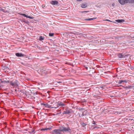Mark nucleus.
I'll use <instances>...</instances> for the list:
<instances>
[{
  "label": "nucleus",
  "mask_w": 134,
  "mask_h": 134,
  "mask_svg": "<svg viewBox=\"0 0 134 134\" xmlns=\"http://www.w3.org/2000/svg\"><path fill=\"white\" fill-rule=\"evenodd\" d=\"M67 125H68L67 127L63 126L61 129H55L52 131V133L53 134H62V132H70L71 130L69 127L68 125L67 124Z\"/></svg>",
  "instance_id": "nucleus-1"
},
{
  "label": "nucleus",
  "mask_w": 134,
  "mask_h": 134,
  "mask_svg": "<svg viewBox=\"0 0 134 134\" xmlns=\"http://www.w3.org/2000/svg\"><path fill=\"white\" fill-rule=\"evenodd\" d=\"M56 106L55 107V108L56 109L58 108H61L62 106H65L66 105L63 102L60 101H59L56 103Z\"/></svg>",
  "instance_id": "nucleus-2"
},
{
  "label": "nucleus",
  "mask_w": 134,
  "mask_h": 134,
  "mask_svg": "<svg viewBox=\"0 0 134 134\" xmlns=\"http://www.w3.org/2000/svg\"><path fill=\"white\" fill-rule=\"evenodd\" d=\"M128 0H118L119 3L121 5H123L128 3Z\"/></svg>",
  "instance_id": "nucleus-3"
},
{
  "label": "nucleus",
  "mask_w": 134,
  "mask_h": 134,
  "mask_svg": "<svg viewBox=\"0 0 134 134\" xmlns=\"http://www.w3.org/2000/svg\"><path fill=\"white\" fill-rule=\"evenodd\" d=\"M71 113L70 110L69 109H65L63 113V114L66 115L70 114Z\"/></svg>",
  "instance_id": "nucleus-4"
},
{
  "label": "nucleus",
  "mask_w": 134,
  "mask_h": 134,
  "mask_svg": "<svg viewBox=\"0 0 134 134\" xmlns=\"http://www.w3.org/2000/svg\"><path fill=\"white\" fill-rule=\"evenodd\" d=\"M15 55L18 57H25L26 56L25 54L21 53H15Z\"/></svg>",
  "instance_id": "nucleus-5"
},
{
  "label": "nucleus",
  "mask_w": 134,
  "mask_h": 134,
  "mask_svg": "<svg viewBox=\"0 0 134 134\" xmlns=\"http://www.w3.org/2000/svg\"><path fill=\"white\" fill-rule=\"evenodd\" d=\"M17 82L18 81L16 80H15L14 81H10V83L11 85L13 86H14L17 84Z\"/></svg>",
  "instance_id": "nucleus-6"
},
{
  "label": "nucleus",
  "mask_w": 134,
  "mask_h": 134,
  "mask_svg": "<svg viewBox=\"0 0 134 134\" xmlns=\"http://www.w3.org/2000/svg\"><path fill=\"white\" fill-rule=\"evenodd\" d=\"M127 81L126 80H119L118 81V83L119 84H124L127 82Z\"/></svg>",
  "instance_id": "nucleus-7"
},
{
  "label": "nucleus",
  "mask_w": 134,
  "mask_h": 134,
  "mask_svg": "<svg viewBox=\"0 0 134 134\" xmlns=\"http://www.w3.org/2000/svg\"><path fill=\"white\" fill-rule=\"evenodd\" d=\"M127 55H125L122 54L121 53H119L118 54V56L119 58H124L125 57V56H126Z\"/></svg>",
  "instance_id": "nucleus-8"
},
{
  "label": "nucleus",
  "mask_w": 134,
  "mask_h": 134,
  "mask_svg": "<svg viewBox=\"0 0 134 134\" xmlns=\"http://www.w3.org/2000/svg\"><path fill=\"white\" fill-rule=\"evenodd\" d=\"M50 3L52 5H54L58 4V1H52L50 2Z\"/></svg>",
  "instance_id": "nucleus-9"
},
{
  "label": "nucleus",
  "mask_w": 134,
  "mask_h": 134,
  "mask_svg": "<svg viewBox=\"0 0 134 134\" xmlns=\"http://www.w3.org/2000/svg\"><path fill=\"white\" fill-rule=\"evenodd\" d=\"M21 15L24 16L26 17V18L31 19H33L34 18L33 17H31L30 16H27L26 15V14H21Z\"/></svg>",
  "instance_id": "nucleus-10"
},
{
  "label": "nucleus",
  "mask_w": 134,
  "mask_h": 134,
  "mask_svg": "<svg viewBox=\"0 0 134 134\" xmlns=\"http://www.w3.org/2000/svg\"><path fill=\"white\" fill-rule=\"evenodd\" d=\"M20 20L21 22H24L25 23H26L27 24H28L29 23V21L28 20H26L24 19H22V20Z\"/></svg>",
  "instance_id": "nucleus-11"
},
{
  "label": "nucleus",
  "mask_w": 134,
  "mask_h": 134,
  "mask_svg": "<svg viewBox=\"0 0 134 134\" xmlns=\"http://www.w3.org/2000/svg\"><path fill=\"white\" fill-rule=\"evenodd\" d=\"M115 21L118 22V23H122L125 21V20L124 19H118L116 20Z\"/></svg>",
  "instance_id": "nucleus-12"
},
{
  "label": "nucleus",
  "mask_w": 134,
  "mask_h": 134,
  "mask_svg": "<svg viewBox=\"0 0 134 134\" xmlns=\"http://www.w3.org/2000/svg\"><path fill=\"white\" fill-rule=\"evenodd\" d=\"M96 19H97V17H95L93 18H86L85 19H84L85 20H91Z\"/></svg>",
  "instance_id": "nucleus-13"
},
{
  "label": "nucleus",
  "mask_w": 134,
  "mask_h": 134,
  "mask_svg": "<svg viewBox=\"0 0 134 134\" xmlns=\"http://www.w3.org/2000/svg\"><path fill=\"white\" fill-rule=\"evenodd\" d=\"M128 3L130 4L134 3V0H128Z\"/></svg>",
  "instance_id": "nucleus-14"
},
{
  "label": "nucleus",
  "mask_w": 134,
  "mask_h": 134,
  "mask_svg": "<svg viewBox=\"0 0 134 134\" xmlns=\"http://www.w3.org/2000/svg\"><path fill=\"white\" fill-rule=\"evenodd\" d=\"M81 7L82 8H85L87 7V5L86 4H82L81 5Z\"/></svg>",
  "instance_id": "nucleus-15"
},
{
  "label": "nucleus",
  "mask_w": 134,
  "mask_h": 134,
  "mask_svg": "<svg viewBox=\"0 0 134 134\" xmlns=\"http://www.w3.org/2000/svg\"><path fill=\"white\" fill-rule=\"evenodd\" d=\"M41 105H43V106H44L46 107L47 108V107H48V104L47 103L44 104L41 103Z\"/></svg>",
  "instance_id": "nucleus-16"
},
{
  "label": "nucleus",
  "mask_w": 134,
  "mask_h": 134,
  "mask_svg": "<svg viewBox=\"0 0 134 134\" xmlns=\"http://www.w3.org/2000/svg\"><path fill=\"white\" fill-rule=\"evenodd\" d=\"M44 37H43L42 36H41L39 37V40L40 41H42L44 39Z\"/></svg>",
  "instance_id": "nucleus-17"
},
{
  "label": "nucleus",
  "mask_w": 134,
  "mask_h": 134,
  "mask_svg": "<svg viewBox=\"0 0 134 134\" xmlns=\"http://www.w3.org/2000/svg\"><path fill=\"white\" fill-rule=\"evenodd\" d=\"M89 12V11H82L81 12L82 13H87L88 12Z\"/></svg>",
  "instance_id": "nucleus-18"
},
{
  "label": "nucleus",
  "mask_w": 134,
  "mask_h": 134,
  "mask_svg": "<svg viewBox=\"0 0 134 134\" xmlns=\"http://www.w3.org/2000/svg\"><path fill=\"white\" fill-rule=\"evenodd\" d=\"M34 131H34V130L32 129L31 131H28L29 133L31 134V133H33L34 132Z\"/></svg>",
  "instance_id": "nucleus-19"
},
{
  "label": "nucleus",
  "mask_w": 134,
  "mask_h": 134,
  "mask_svg": "<svg viewBox=\"0 0 134 134\" xmlns=\"http://www.w3.org/2000/svg\"><path fill=\"white\" fill-rule=\"evenodd\" d=\"M48 107H47V108H55V106H54L53 107H52L51 105H48Z\"/></svg>",
  "instance_id": "nucleus-20"
},
{
  "label": "nucleus",
  "mask_w": 134,
  "mask_h": 134,
  "mask_svg": "<svg viewBox=\"0 0 134 134\" xmlns=\"http://www.w3.org/2000/svg\"><path fill=\"white\" fill-rule=\"evenodd\" d=\"M54 34L53 33H49V36H53Z\"/></svg>",
  "instance_id": "nucleus-21"
},
{
  "label": "nucleus",
  "mask_w": 134,
  "mask_h": 134,
  "mask_svg": "<svg viewBox=\"0 0 134 134\" xmlns=\"http://www.w3.org/2000/svg\"><path fill=\"white\" fill-rule=\"evenodd\" d=\"M82 126L83 127H84L86 125V124L84 122H83L81 124Z\"/></svg>",
  "instance_id": "nucleus-22"
},
{
  "label": "nucleus",
  "mask_w": 134,
  "mask_h": 134,
  "mask_svg": "<svg viewBox=\"0 0 134 134\" xmlns=\"http://www.w3.org/2000/svg\"><path fill=\"white\" fill-rule=\"evenodd\" d=\"M84 112H83L82 113V114L81 115V116H85L86 115V114L84 113Z\"/></svg>",
  "instance_id": "nucleus-23"
},
{
  "label": "nucleus",
  "mask_w": 134,
  "mask_h": 134,
  "mask_svg": "<svg viewBox=\"0 0 134 134\" xmlns=\"http://www.w3.org/2000/svg\"><path fill=\"white\" fill-rule=\"evenodd\" d=\"M44 131L47 130H49L51 128H47V127L45 128H44Z\"/></svg>",
  "instance_id": "nucleus-24"
},
{
  "label": "nucleus",
  "mask_w": 134,
  "mask_h": 134,
  "mask_svg": "<svg viewBox=\"0 0 134 134\" xmlns=\"http://www.w3.org/2000/svg\"><path fill=\"white\" fill-rule=\"evenodd\" d=\"M6 81L5 80H4L3 81L2 80H1V83H6Z\"/></svg>",
  "instance_id": "nucleus-25"
},
{
  "label": "nucleus",
  "mask_w": 134,
  "mask_h": 134,
  "mask_svg": "<svg viewBox=\"0 0 134 134\" xmlns=\"http://www.w3.org/2000/svg\"><path fill=\"white\" fill-rule=\"evenodd\" d=\"M96 122L94 121H93V123H92V124H96Z\"/></svg>",
  "instance_id": "nucleus-26"
},
{
  "label": "nucleus",
  "mask_w": 134,
  "mask_h": 134,
  "mask_svg": "<svg viewBox=\"0 0 134 134\" xmlns=\"http://www.w3.org/2000/svg\"><path fill=\"white\" fill-rule=\"evenodd\" d=\"M10 82L9 81H6V83H10Z\"/></svg>",
  "instance_id": "nucleus-27"
},
{
  "label": "nucleus",
  "mask_w": 134,
  "mask_h": 134,
  "mask_svg": "<svg viewBox=\"0 0 134 134\" xmlns=\"http://www.w3.org/2000/svg\"><path fill=\"white\" fill-rule=\"evenodd\" d=\"M105 20V21H110V22H111V21H110V20H108V19H106Z\"/></svg>",
  "instance_id": "nucleus-28"
},
{
  "label": "nucleus",
  "mask_w": 134,
  "mask_h": 134,
  "mask_svg": "<svg viewBox=\"0 0 134 134\" xmlns=\"http://www.w3.org/2000/svg\"><path fill=\"white\" fill-rule=\"evenodd\" d=\"M41 131H44V128H42L41 129Z\"/></svg>",
  "instance_id": "nucleus-29"
},
{
  "label": "nucleus",
  "mask_w": 134,
  "mask_h": 134,
  "mask_svg": "<svg viewBox=\"0 0 134 134\" xmlns=\"http://www.w3.org/2000/svg\"><path fill=\"white\" fill-rule=\"evenodd\" d=\"M5 68L6 69H9V68L8 67H7V66L5 67Z\"/></svg>",
  "instance_id": "nucleus-30"
},
{
  "label": "nucleus",
  "mask_w": 134,
  "mask_h": 134,
  "mask_svg": "<svg viewBox=\"0 0 134 134\" xmlns=\"http://www.w3.org/2000/svg\"><path fill=\"white\" fill-rule=\"evenodd\" d=\"M115 5V3H113L112 4V5L113 6H114V5Z\"/></svg>",
  "instance_id": "nucleus-31"
},
{
  "label": "nucleus",
  "mask_w": 134,
  "mask_h": 134,
  "mask_svg": "<svg viewBox=\"0 0 134 134\" xmlns=\"http://www.w3.org/2000/svg\"><path fill=\"white\" fill-rule=\"evenodd\" d=\"M134 68L133 67H132L131 68V69L132 70V69H133Z\"/></svg>",
  "instance_id": "nucleus-32"
},
{
  "label": "nucleus",
  "mask_w": 134,
  "mask_h": 134,
  "mask_svg": "<svg viewBox=\"0 0 134 134\" xmlns=\"http://www.w3.org/2000/svg\"><path fill=\"white\" fill-rule=\"evenodd\" d=\"M77 1H81L82 0H76Z\"/></svg>",
  "instance_id": "nucleus-33"
},
{
  "label": "nucleus",
  "mask_w": 134,
  "mask_h": 134,
  "mask_svg": "<svg viewBox=\"0 0 134 134\" xmlns=\"http://www.w3.org/2000/svg\"><path fill=\"white\" fill-rule=\"evenodd\" d=\"M25 131H28V130L27 129H25L24 130Z\"/></svg>",
  "instance_id": "nucleus-34"
},
{
  "label": "nucleus",
  "mask_w": 134,
  "mask_h": 134,
  "mask_svg": "<svg viewBox=\"0 0 134 134\" xmlns=\"http://www.w3.org/2000/svg\"><path fill=\"white\" fill-rule=\"evenodd\" d=\"M96 127H94V129H95V128Z\"/></svg>",
  "instance_id": "nucleus-35"
},
{
  "label": "nucleus",
  "mask_w": 134,
  "mask_h": 134,
  "mask_svg": "<svg viewBox=\"0 0 134 134\" xmlns=\"http://www.w3.org/2000/svg\"><path fill=\"white\" fill-rule=\"evenodd\" d=\"M59 83H61V82H58Z\"/></svg>",
  "instance_id": "nucleus-36"
}]
</instances>
